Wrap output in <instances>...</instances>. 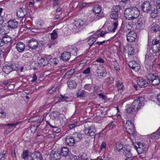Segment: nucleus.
Instances as JSON below:
<instances>
[{
	"label": "nucleus",
	"mask_w": 160,
	"mask_h": 160,
	"mask_svg": "<svg viewBox=\"0 0 160 160\" xmlns=\"http://www.w3.org/2000/svg\"><path fill=\"white\" fill-rule=\"evenodd\" d=\"M139 11L136 7H130L125 9L124 12L125 18L128 20L134 21L139 15Z\"/></svg>",
	"instance_id": "f257e3e1"
},
{
	"label": "nucleus",
	"mask_w": 160,
	"mask_h": 160,
	"mask_svg": "<svg viewBox=\"0 0 160 160\" xmlns=\"http://www.w3.org/2000/svg\"><path fill=\"white\" fill-rule=\"evenodd\" d=\"M92 10L94 13V16L93 20L97 21L104 17V15L103 11H102L101 6L96 5L93 7Z\"/></svg>",
	"instance_id": "f03ea898"
},
{
	"label": "nucleus",
	"mask_w": 160,
	"mask_h": 160,
	"mask_svg": "<svg viewBox=\"0 0 160 160\" xmlns=\"http://www.w3.org/2000/svg\"><path fill=\"white\" fill-rule=\"evenodd\" d=\"M90 122H86L84 125V132L85 134L90 136H94L95 135V127L90 125Z\"/></svg>",
	"instance_id": "7ed1b4c3"
},
{
	"label": "nucleus",
	"mask_w": 160,
	"mask_h": 160,
	"mask_svg": "<svg viewBox=\"0 0 160 160\" xmlns=\"http://www.w3.org/2000/svg\"><path fill=\"white\" fill-rule=\"evenodd\" d=\"M147 79L149 83L154 86L158 85L160 83V78L152 73L149 74L147 76Z\"/></svg>",
	"instance_id": "20e7f679"
},
{
	"label": "nucleus",
	"mask_w": 160,
	"mask_h": 160,
	"mask_svg": "<svg viewBox=\"0 0 160 160\" xmlns=\"http://www.w3.org/2000/svg\"><path fill=\"white\" fill-rule=\"evenodd\" d=\"M132 105L134 108V110L137 112L140 108L144 106V103L142 101H141L140 98L138 99H135L134 100Z\"/></svg>",
	"instance_id": "39448f33"
},
{
	"label": "nucleus",
	"mask_w": 160,
	"mask_h": 160,
	"mask_svg": "<svg viewBox=\"0 0 160 160\" xmlns=\"http://www.w3.org/2000/svg\"><path fill=\"white\" fill-rule=\"evenodd\" d=\"M156 58V57H155V55L151 52H148L146 55L145 61L150 63H152V64H154L156 63L155 60Z\"/></svg>",
	"instance_id": "423d86ee"
},
{
	"label": "nucleus",
	"mask_w": 160,
	"mask_h": 160,
	"mask_svg": "<svg viewBox=\"0 0 160 160\" xmlns=\"http://www.w3.org/2000/svg\"><path fill=\"white\" fill-rule=\"evenodd\" d=\"M151 48L152 51L155 54L160 51V42L159 40H153Z\"/></svg>",
	"instance_id": "0eeeda50"
},
{
	"label": "nucleus",
	"mask_w": 160,
	"mask_h": 160,
	"mask_svg": "<svg viewBox=\"0 0 160 160\" xmlns=\"http://www.w3.org/2000/svg\"><path fill=\"white\" fill-rule=\"evenodd\" d=\"M28 47L32 50L35 49L38 47V43L34 38L30 39L28 41Z\"/></svg>",
	"instance_id": "6e6552de"
},
{
	"label": "nucleus",
	"mask_w": 160,
	"mask_h": 160,
	"mask_svg": "<svg viewBox=\"0 0 160 160\" xmlns=\"http://www.w3.org/2000/svg\"><path fill=\"white\" fill-rule=\"evenodd\" d=\"M142 11L145 12H148L151 9V5L148 1L144 2L141 5Z\"/></svg>",
	"instance_id": "1a4fd4ad"
},
{
	"label": "nucleus",
	"mask_w": 160,
	"mask_h": 160,
	"mask_svg": "<svg viewBox=\"0 0 160 160\" xmlns=\"http://www.w3.org/2000/svg\"><path fill=\"white\" fill-rule=\"evenodd\" d=\"M96 73L98 76L102 77H104V75L106 74L105 70L103 65L99 64L97 66Z\"/></svg>",
	"instance_id": "9d476101"
},
{
	"label": "nucleus",
	"mask_w": 160,
	"mask_h": 160,
	"mask_svg": "<svg viewBox=\"0 0 160 160\" xmlns=\"http://www.w3.org/2000/svg\"><path fill=\"white\" fill-rule=\"evenodd\" d=\"M136 34L133 31H131L127 34V41L129 42L134 41L136 38Z\"/></svg>",
	"instance_id": "9b49d317"
},
{
	"label": "nucleus",
	"mask_w": 160,
	"mask_h": 160,
	"mask_svg": "<svg viewBox=\"0 0 160 160\" xmlns=\"http://www.w3.org/2000/svg\"><path fill=\"white\" fill-rule=\"evenodd\" d=\"M16 14L18 17L22 18L27 14L26 9L24 8H19L17 9Z\"/></svg>",
	"instance_id": "f8f14e48"
},
{
	"label": "nucleus",
	"mask_w": 160,
	"mask_h": 160,
	"mask_svg": "<svg viewBox=\"0 0 160 160\" xmlns=\"http://www.w3.org/2000/svg\"><path fill=\"white\" fill-rule=\"evenodd\" d=\"M135 146L138 154L142 153L147 149L142 143L140 142H138L137 145H135Z\"/></svg>",
	"instance_id": "ddd939ff"
},
{
	"label": "nucleus",
	"mask_w": 160,
	"mask_h": 160,
	"mask_svg": "<svg viewBox=\"0 0 160 160\" xmlns=\"http://www.w3.org/2000/svg\"><path fill=\"white\" fill-rule=\"evenodd\" d=\"M32 160H42V157L40 152H34L30 156Z\"/></svg>",
	"instance_id": "4468645a"
},
{
	"label": "nucleus",
	"mask_w": 160,
	"mask_h": 160,
	"mask_svg": "<svg viewBox=\"0 0 160 160\" xmlns=\"http://www.w3.org/2000/svg\"><path fill=\"white\" fill-rule=\"evenodd\" d=\"M137 84L141 88H144L146 87L148 83L147 81L142 78H139L137 81Z\"/></svg>",
	"instance_id": "2eb2a0df"
},
{
	"label": "nucleus",
	"mask_w": 160,
	"mask_h": 160,
	"mask_svg": "<svg viewBox=\"0 0 160 160\" xmlns=\"http://www.w3.org/2000/svg\"><path fill=\"white\" fill-rule=\"evenodd\" d=\"M8 23V28L11 29H15L18 26V23L15 19H10Z\"/></svg>",
	"instance_id": "dca6fc26"
},
{
	"label": "nucleus",
	"mask_w": 160,
	"mask_h": 160,
	"mask_svg": "<svg viewBox=\"0 0 160 160\" xmlns=\"http://www.w3.org/2000/svg\"><path fill=\"white\" fill-rule=\"evenodd\" d=\"M48 58L47 56H44L42 57L38 61V64L41 66H44L47 65L48 63Z\"/></svg>",
	"instance_id": "f3484780"
},
{
	"label": "nucleus",
	"mask_w": 160,
	"mask_h": 160,
	"mask_svg": "<svg viewBox=\"0 0 160 160\" xmlns=\"http://www.w3.org/2000/svg\"><path fill=\"white\" fill-rule=\"evenodd\" d=\"M123 154L124 156L126 157L132 156V154L131 152V147L130 146H124L123 148Z\"/></svg>",
	"instance_id": "a211bd4d"
},
{
	"label": "nucleus",
	"mask_w": 160,
	"mask_h": 160,
	"mask_svg": "<svg viewBox=\"0 0 160 160\" xmlns=\"http://www.w3.org/2000/svg\"><path fill=\"white\" fill-rule=\"evenodd\" d=\"M128 65L130 68L135 71H138L140 68L139 65L136 62L133 61L129 62Z\"/></svg>",
	"instance_id": "6ab92c4d"
},
{
	"label": "nucleus",
	"mask_w": 160,
	"mask_h": 160,
	"mask_svg": "<svg viewBox=\"0 0 160 160\" xmlns=\"http://www.w3.org/2000/svg\"><path fill=\"white\" fill-rule=\"evenodd\" d=\"M71 57V53L68 52H64L61 55V58L63 61L66 62L69 60Z\"/></svg>",
	"instance_id": "aec40b11"
},
{
	"label": "nucleus",
	"mask_w": 160,
	"mask_h": 160,
	"mask_svg": "<svg viewBox=\"0 0 160 160\" xmlns=\"http://www.w3.org/2000/svg\"><path fill=\"white\" fill-rule=\"evenodd\" d=\"M16 48L19 52H24L25 49V45L22 42H19L16 44Z\"/></svg>",
	"instance_id": "412c9836"
},
{
	"label": "nucleus",
	"mask_w": 160,
	"mask_h": 160,
	"mask_svg": "<svg viewBox=\"0 0 160 160\" xmlns=\"http://www.w3.org/2000/svg\"><path fill=\"white\" fill-rule=\"evenodd\" d=\"M136 19H135L134 23L135 25L136 26V28L137 29H139L140 28L142 27L144 24V21L143 19L142 18H139L138 20H137V22H136Z\"/></svg>",
	"instance_id": "4be33fe9"
},
{
	"label": "nucleus",
	"mask_w": 160,
	"mask_h": 160,
	"mask_svg": "<svg viewBox=\"0 0 160 160\" xmlns=\"http://www.w3.org/2000/svg\"><path fill=\"white\" fill-rule=\"evenodd\" d=\"M116 86L118 88L119 94L120 95H122L124 88L122 82L120 81H118L116 84Z\"/></svg>",
	"instance_id": "5701e85b"
},
{
	"label": "nucleus",
	"mask_w": 160,
	"mask_h": 160,
	"mask_svg": "<svg viewBox=\"0 0 160 160\" xmlns=\"http://www.w3.org/2000/svg\"><path fill=\"white\" fill-rule=\"evenodd\" d=\"M65 142L67 144L70 146H74L76 142L72 136L67 137L65 138Z\"/></svg>",
	"instance_id": "b1692460"
},
{
	"label": "nucleus",
	"mask_w": 160,
	"mask_h": 160,
	"mask_svg": "<svg viewBox=\"0 0 160 160\" xmlns=\"http://www.w3.org/2000/svg\"><path fill=\"white\" fill-rule=\"evenodd\" d=\"M118 25V20L115 21L112 25H110L108 27V30L110 32H114L117 28Z\"/></svg>",
	"instance_id": "393cba45"
},
{
	"label": "nucleus",
	"mask_w": 160,
	"mask_h": 160,
	"mask_svg": "<svg viewBox=\"0 0 160 160\" xmlns=\"http://www.w3.org/2000/svg\"><path fill=\"white\" fill-rule=\"evenodd\" d=\"M125 125L127 132L130 134H134L135 132L134 126H128L127 124H125Z\"/></svg>",
	"instance_id": "a878e982"
},
{
	"label": "nucleus",
	"mask_w": 160,
	"mask_h": 160,
	"mask_svg": "<svg viewBox=\"0 0 160 160\" xmlns=\"http://www.w3.org/2000/svg\"><path fill=\"white\" fill-rule=\"evenodd\" d=\"M69 150L66 147H63L61 149V155L64 157L68 156Z\"/></svg>",
	"instance_id": "bb28decb"
},
{
	"label": "nucleus",
	"mask_w": 160,
	"mask_h": 160,
	"mask_svg": "<svg viewBox=\"0 0 160 160\" xmlns=\"http://www.w3.org/2000/svg\"><path fill=\"white\" fill-rule=\"evenodd\" d=\"M2 42L4 43L3 45L5 44H8V43L10 45L12 43V38L10 37L8 35H5L2 39Z\"/></svg>",
	"instance_id": "cd10ccee"
},
{
	"label": "nucleus",
	"mask_w": 160,
	"mask_h": 160,
	"mask_svg": "<svg viewBox=\"0 0 160 160\" xmlns=\"http://www.w3.org/2000/svg\"><path fill=\"white\" fill-rule=\"evenodd\" d=\"M150 138L152 139H157L160 138V128L156 132L151 134Z\"/></svg>",
	"instance_id": "c85d7f7f"
},
{
	"label": "nucleus",
	"mask_w": 160,
	"mask_h": 160,
	"mask_svg": "<svg viewBox=\"0 0 160 160\" xmlns=\"http://www.w3.org/2000/svg\"><path fill=\"white\" fill-rule=\"evenodd\" d=\"M150 29L151 31L156 32L160 30V27L156 23H154L151 25Z\"/></svg>",
	"instance_id": "c756f323"
},
{
	"label": "nucleus",
	"mask_w": 160,
	"mask_h": 160,
	"mask_svg": "<svg viewBox=\"0 0 160 160\" xmlns=\"http://www.w3.org/2000/svg\"><path fill=\"white\" fill-rule=\"evenodd\" d=\"M72 136L76 142L79 141L82 138V135L79 132L75 133Z\"/></svg>",
	"instance_id": "7c9ffc66"
},
{
	"label": "nucleus",
	"mask_w": 160,
	"mask_h": 160,
	"mask_svg": "<svg viewBox=\"0 0 160 160\" xmlns=\"http://www.w3.org/2000/svg\"><path fill=\"white\" fill-rule=\"evenodd\" d=\"M60 115V113L58 112H53L51 113L50 118L56 120L58 119V117Z\"/></svg>",
	"instance_id": "2f4dec72"
},
{
	"label": "nucleus",
	"mask_w": 160,
	"mask_h": 160,
	"mask_svg": "<svg viewBox=\"0 0 160 160\" xmlns=\"http://www.w3.org/2000/svg\"><path fill=\"white\" fill-rule=\"evenodd\" d=\"M67 84L70 89L75 88L77 86L76 82L73 80H70L67 82Z\"/></svg>",
	"instance_id": "473e14b6"
},
{
	"label": "nucleus",
	"mask_w": 160,
	"mask_h": 160,
	"mask_svg": "<svg viewBox=\"0 0 160 160\" xmlns=\"http://www.w3.org/2000/svg\"><path fill=\"white\" fill-rule=\"evenodd\" d=\"M2 70L6 74L9 73L12 71V69L10 65L4 66L2 68Z\"/></svg>",
	"instance_id": "72a5a7b5"
},
{
	"label": "nucleus",
	"mask_w": 160,
	"mask_h": 160,
	"mask_svg": "<svg viewBox=\"0 0 160 160\" xmlns=\"http://www.w3.org/2000/svg\"><path fill=\"white\" fill-rule=\"evenodd\" d=\"M135 25L134 21L132 20L129 21L128 24L126 25V28L128 31H132V30L133 25Z\"/></svg>",
	"instance_id": "f704fd0d"
},
{
	"label": "nucleus",
	"mask_w": 160,
	"mask_h": 160,
	"mask_svg": "<svg viewBox=\"0 0 160 160\" xmlns=\"http://www.w3.org/2000/svg\"><path fill=\"white\" fill-rule=\"evenodd\" d=\"M51 159L53 160H58L61 157V155L58 152H55L52 155H51Z\"/></svg>",
	"instance_id": "c9c22d12"
},
{
	"label": "nucleus",
	"mask_w": 160,
	"mask_h": 160,
	"mask_svg": "<svg viewBox=\"0 0 160 160\" xmlns=\"http://www.w3.org/2000/svg\"><path fill=\"white\" fill-rule=\"evenodd\" d=\"M160 13L157 8H154L153 10H152L150 15L151 17L154 18L156 17Z\"/></svg>",
	"instance_id": "e433bc0d"
},
{
	"label": "nucleus",
	"mask_w": 160,
	"mask_h": 160,
	"mask_svg": "<svg viewBox=\"0 0 160 160\" xmlns=\"http://www.w3.org/2000/svg\"><path fill=\"white\" fill-rule=\"evenodd\" d=\"M133 109L134 108L132 105L128 106L126 109L127 112L129 114H135L137 112Z\"/></svg>",
	"instance_id": "4c0bfd02"
},
{
	"label": "nucleus",
	"mask_w": 160,
	"mask_h": 160,
	"mask_svg": "<svg viewBox=\"0 0 160 160\" xmlns=\"http://www.w3.org/2000/svg\"><path fill=\"white\" fill-rule=\"evenodd\" d=\"M118 14L116 12H111L110 15V17L111 19H114L115 21L118 20Z\"/></svg>",
	"instance_id": "58836bf2"
},
{
	"label": "nucleus",
	"mask_w": 160,
	"mask_h": 160,
	"mask_svg": "<svg viewBox=\"0 0 160 160\" xmlns=\"http://www.w3.org/2000/svg\"><path fill=\"white\" fill-rule=\"evenodd\" d=\"M123 147V143L121 142H118L116 144V149L118 151H119L122 149Z\"/></svg>",
	"instance_id": "ea45409f"
},
{
	"label": "nucleus",
	"mask_w": 160,
	"mask_h": 160,
	"mask_svg": "<svg viewBox=\"0 0 160 160\" xmlns=\"http://www.w3.org/2000/svg\"><path fill=\"white\" fill-rule=\"evenodd\" d=\"M84 24L83 22L81 20L78 19L77 21H75L74 22V25L76 27L80 28Z\"/></svg>",
	"instance_id": "a19ab883"
},
{
	"label": "nucleus",
	"mask_w": 160,
	"mask_h": 160,
	"mask_svg": "<svg viewBox=\"0 0 160 160\" xmlns=\"http://www.w3.org/2000/svg\"><path fill=\"white\" fill-rule=\"evenodd\" d=\"M74 72L73 70H69L68 72H66L64 76L65 78L68 79L71 77L73 73Z\"/></svg>",
	"instance_id": "79ce46f5"
},
{
	"label": "nucleus",
	"mask_w": 160,
	"mask_h": 160,
	"mask_svg": "<svg viewBox=\"0 0 160 160\" xmlns=\"http://www.w3.org/2000/svg\"><path fill=\"white\" fill-rule=\"evenodd\" d=\"M57 43L58 42L56 40L51 39L48 42L47 46L49 48H50L52 46H53L57 44Z\"/></svg>",
	"instance_id": "37998d69"
},
{
	"label": "nucleus",
	"mask_w": 160,
	"mask_h": 160,
	"mask_svg": "<svg viewBox=\"0 0 160 160\" xmlns=\"http://www.w3.org/2000/svg\"><path fill=\"white\" fill-rule=\"evenodd\" d=\"M12 71H18L19 70V66L17 63H12L10 65Z\"/></svg>",
	"instance_id": "c03bdc74"
},
{
	"label": "nucleus",
	"mask_w": 160,
	"mask_h": 160,
	"mask_svg": "<svg viewBox=\"0 0 160 160\" xmlns=\"http://www.w3.org/2000/svg\"><path fill=\"white\" fill-rule=\"evenodd\" d=\"M51 38L52 40H56L58 38V33L55 30H54L52 33H51Z\"/></svg>",
	"instance_id": "a18cd8bd"
},
{
	"label": "nucleus",
	"mask_w": 160,
	"mask_h": 160,
	"mask_svg": "<svg viewBox=\"0 0 160 160\" xmlns=\"http://www.w3.org/2000/svg\"><path fill=\"white\" fill-rule=\"evenodd\" d=\"M96 41V40L93 38L91 36L88 38V42L90 47Z\"/></svg>",
	"instance_id": "49530a36"
},
{
	"label": "nucleus",
	"mask_w": 160,
	"mask_h": 160,
	"mask_svg": "<svg viewBox=\"0 0 160 160\" xmlns=\"http://www.w3.org/2000/svg\"><path fill=\"white\" fill-rule=\"evenodd\" d=\"M29 154L28 150H24L22 153L21 158L23 159H25L28 157Z\"/></svg>",
	"instance_id": "de8ad7c7"
},
{
	"label": "nucleus",
	"mask_w": 160,
	"mask_h": 160,
	"mask_svg": "<svg viewBox=\"0 0 160 160\" xmlns=\"http://www.w3.org/2000/svg\"><path fill=\"white\" fill-rule=\"evenodd\" d=\"M85 92L82 89H80L78 91L77 95L78 97H83L84 96Z\"/></svg>",
	"instance_id": "09e8293b"
},
{
	"label": "nucleus",
	"mask_w": 160,
	"mask_h": 160,
	"mask_svg": "<svg viewBox=\"0 0 160 160\" xmlns=\"http://www.w3.org/2000/svg\"><path fill=\"white\" fill-rule=\"evenodd\" d=\"M113 65L114 66V68L116 70L118 71H119L120 69L117 60H115L113 62Z\"/></svg>",
	"instance_id": "8fccbe9b"
},
{
	"label": "nucleus",
	"mask_w": 160,
	"mask_h": 160,
	"mask_svg": "<svg viewBox=\"0 0 160 160\" xmlns=\"http://www.w3.org/2000/svg\"><path fill=\"white\" fill-rule=\"evenodd\" d=\"M70 51L72 52V55H77L78 49L74 47L73 46H72Z\"/></svg>",
	"instance_id": "3c124183"
},
{
	"label": "nucleus",
	"mask_w": 160,
	"mask_h": 160,
	"mask_svg": "<svg viewBox=\"0 0 160 160\" xmlns=\"http://www.w3.org/2000/svg\"><path fill=\"white\" fill-rule=\"evenodd\" d=\"M78 122L77 121H75L72 123L70 124L69 125V127L71 129H72L78 126Z\"/></svg>",
	"instance_id": "603ef678"
},
{
	"label": "nucleus",
	"mask_w": 160,
	"mask_h": 160,
	"mask_svg": "<svg viewBox=\"0 0 160 160\" xmlns=\"http://www.w3.org/2000/svg\"><path fill=\"white\" fill-rule=\"evenodd\" d=\"M121 6L120 5H118L116 6H114L113 8V11L112 12H115L118 13L121 9Z\"/></svg>",
	"instance_id": "864d4df0"
},
{
	"label": "nucleus",
	"mask_w": 160,
	"mask_h": 160,
	"mask_svg": "<svg viewBox=\"0 0 160 160\" xmlns=\"http://www.w3.org/2000/svg\"><path fill=\"white\" fill-rule=\"evenodd\" d=\"M6 113L4 111L0 108V118H4L6 117Z\"/></svg>",
	"instance_id": "5fc2aeb1"
},
{
	"label": "nucleus",
	"mask_w": 160,
	"mask_h": 160,
	"mask_svg": "<svg viewBox=\"0 0 160 160\" xmlns=\"http://www.w3.org/2000/svg\"><path fill=\"white\" fill-rule=\"evenodd\" d=\"M81 160H89V158L85 153H83L80 156Z\"/></svg>",
	"instance_id": "6e6d98bb"
},
{
	"label": "nucleus",
	"mask_w": 160,
	"mask_h": 160,
	"mask_svg": "<svg viewBox=\"0 0 160 160\" xmlns=\"http://www.w3.org/2000/svg\"><path fill=\"white\" fill-rule=\"evenodd\" d=\"M92 87V85L89 84H86L84 86L85 89L89 91H91Z\"/></svg>",
	"instance_id": "4d7b16f0"
},
{
	"label": "nucleus",
	"mask_w": 160,
	"mask_h": 160,
	"mask_svg": "<svg viewBox=\"0 0 160 160\" xmlns=\"http://www.w3.org/2000/svg\"><path fill=\"white\" fill-rule=\"evenodd\" d=\"M18 124V123L9 124L7 125L9 127V128L11 130H13L15 128L16 126Z\"/></svg>",
	"instance_id": "13d9d810"
},
{
	"label": "nucleus",
	"mask_w": 160,
	"mask_h": 160,
	"mask_svg": "<svg viewBox=\"0 0 160 160\" xmlns=\"http://www.w3.org/2000/svg\"><path fill=\"white\" fill-rule=\"evenodd\" d=\"M128 49V54L130 55H133L134 53V51L133 48L129 47Z\"/></svg>",
	"instance_id": "bf43d9fd"
},
{
	"label": "nucleus",
	"mask_w": 160,
	"mask_h": 160,
	"mask_svg": "<svg viewBox=\"0 0 160 160\" xmlns=\"http://www.w3.org/2000/svg\"><path fill=\"white\" fill-rule=\"evenodd\" d=\"M115 126V124L113 122H112L107 126V128H108L109 130H111Z\"/></svg>",
	"instance_id": "052dcab7"
},
{
	"label": "nucleus",
	"mask_w": 160,
	"mask_h": 160,
	"mask_svg": "<svg viewBox=\"0 0 160 160\" xmlns=\"http://www.w3.org/2000/svg\"><path fill=\"white\" fill-rule=\"evenodd\" d=\"M90 68L89 67L85 69L82 72V73L85 74H89L90 73Z\"/></svg>",
	"instance_id": "680f3d73"
},
{
	"label": "nucleus",
	"mask_w": 160,
	"mask_h": 160,
	"mask_svg": "<svg viewBox=\"0 0 160 160\" xmlns=\"http://www.w3.org/2000/svg\"><path fill=\"white\" fill-rule=\"evenodd\" d=\"M78 159L79 157L78 156L73 154L71 155L69 158V160H78Z\"/></svg>",
	"instance_id": "e2e57ef3"
},
{
	"label": "nucleus",
	"mask_w": 160,
	"mask_h": 160,
	"mask_svg": "<svg viewBox=\"0 0 160 160\" xmlns=\"http://www.w3.org/2000/svg\"><path fill=\"white\" fill-rule=\"evenodd\" d=\"M47 123L48 124V125L52 128V131L54 132H56V131L58 128V127L52 125L49 122H48Z\"/></svg>",
	"instance_id": "0e129e2a"
},
{
	"label": "nucleus",
	"mask_w": 160,
	"mask_h": 160,
	"mask_svg": "<svg viewBox=\"0 0 160 160\" xmlns=\"http://www.w3.org/2000/svg\"><path fill=\"white\" fill-rule=\"evenodd\" d=\"M6 152L4 151L0 152V160H3L5 158Z\"/></svg>",
	"instance_id": "69168bd1"
},
{
	"label": "nucleus",
	"mask_w": 160,
	"mask_h": 160,
	"mask_svg": "<svg viewBox=\"0 0 160 160\" xmlns=\"http://www.w3.org/2000/svg\"><path fill=\"white\" fill-rule=\"evenodd\" d=\"M152 2L153 4L156 6L157 5L160 4V0H152Z\"/></svg>",
	"instance_id": "338daca9"
},
{
	"label": "nucleus",
	"mask_w": 160,
	"mask_h": 160,
	"mask_svg": "<svg viewBox=\"0 0 160 160\" xmlns=\"http://www.w3.org/2000/svg\"><path fill=\"white\" fill-rule=\"evenodd\" d=\"M58 120L59 121L60 123L62 124H63L65 123L64 122V121L63 118L62 117H61V115L59 116V117H58Z\"/></svg>",
	"instance_id": "774afa93"
}]
</instances>
